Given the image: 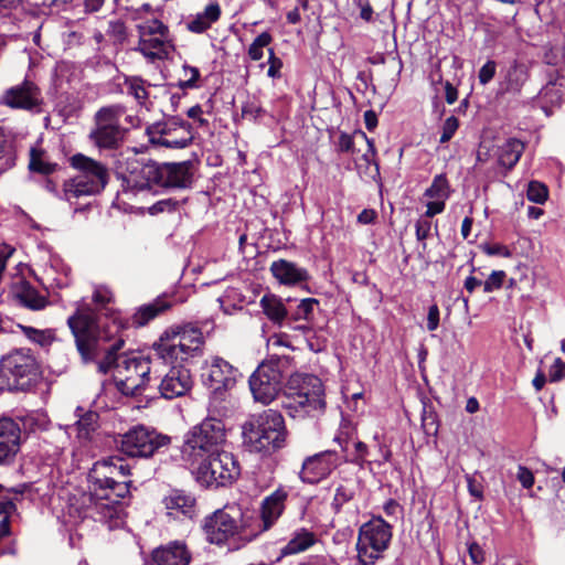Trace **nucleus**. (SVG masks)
Masks as SVG:
<instances>
[{
  "label": "nucleus",
  "mask_w": 565,
  "mask_h": 565,
  "mask_svg": "<svg viewBox=\"0 0 565 565\" xmlns=\"http://www.w3.org/2000/svg\"><path fill=\"white\" fill-rule=\"evenodd\" d=\"M71 162L78 173L64 183V195L67 201L99 193L105 188L108 173L102 163L82 153L73 156Z\"/></svg>",
  "instance_id": "9d476101"
},
{
  "label": "nucleus",
  "mask_w": 565,
  "mask_h": 565,
  "mask_svg": "<svg viewBox=\"0 0 565 565\" xmlns=\"http://www.w3.org/2000/svg\"><path fill=\"white\" fill-rule=\"evenodd\" d=\"M115 42L122 43L126 40V25L121 20H110L106 31Z\"/></svg>",
  "instance_id": "3c124183"
},
{
  "label": "nucleus",
  "mask_w": 565,
  "mask_h": 565,
  "mask_svg": "<svg viewBox=\"0 0 565 565\" xmlns=\"http://www.w3.org/2000/svg\"><path fill=\"white\" fill-rule=\"evenodd\" d=\"M451 195V186L445 173L434 177L431 184L425 190L424 198L446 202Z\"/></svg>",
  "instance_id": "e433bc0d"
},
{
  "label": "nucleus",
  "mask_w": 565,
  "mask_h": 565,
  "mask_svg": "<svg viewBox=\"0 0 565 565\" xmlns=\"http://www.w3.org/2000/svg\"><path fill=\"white\" fill-rule=\"evenodd\" d=\"M158 186L164 189H186L193 182L191 161L157 163Z\"/></svg>",
  "instance_id": "6ab92c4d"
},
{
  "label": "nucleus",
  "mask_w": 565,
  "mask_h": 565,
  "mask_svg": "<svg viewBox=\"0 0 565 565\" xmlns=\"http://www.w3.org/2000/svg\"><path fill=\"white\" fill-rule=\"evenodd\" d=\"M170 370L161 379L158 390L160 396L172 399L185 395L193 385L192 375L189 369L181 363L171 364Z\"/></svg>",
  "instance_id": "412c9836"
},
{
  "label": "nucleus",
  "mask_w": 565,
  "mask_h": 565,
  "mask_svg": "<svg viewBox=\"0 0 565 565\" xmlns=\"http://www.w3.org/2000/svg\"><path fill=\"white\" fill-rule=\"evenodd\" d=\"M516 479L525 489H530L534 484V476L532 471L524 466H519Z\"/></svg>",
  "instance_id": "0e129e2a"
},
{
  "label": "nucleus",
  "mask_w": 565,
  "mask_h": 565,
  "mask_svg": "<svg viewBox=\"0 0 565 565\" xmlns=\"http://www.w3.org/2000/svg\"><path fill=\"white\" fill-rule=\"evenodd\" d=\"M433 223L427 217H419L415 224V234L418 242H423V247L426 248L425 239L429 236Z\"/></svg>",
  "instance_id": "5fc2aeb1"
},
{
  "label": "nucleus",
  "mask_w": 565,
  "mask_h": 565,
  "mask_svg": "<svg viewBox=\"0 0 565 565\" xmlns=\"http://www.w3.org/2000/svg\"><path fill=\"white\" fill-rule=\"evenodd\" d=\"M287 436L285 419L274 409L252 416L243 426L244 443L255 452L271 454L284 448Z\"/></svg>",
  "instance_id": "20e7f679"
},
{
  "label": "nucleus",
  "mask_w": 565,
  "mask_h": 565,
  "mask_svg": "<svg viewBox=\"0 0 565 565\" xmlns=\"http://www.w3.org/2000/svg\"><path fill=\"white\" fill-rule=\"evenodd\" d=\"M355 428L350 422L342 420L339 433L334 437V440L340 445L343 451L348 450L349 441L354 440Z\"/></svg>",
  "instance_id": "8fccbe9b"
},
{
  "label": "nucleus",
  "mask_w": 565,
  "mask_h": 565,
  "mask_svg": "<svg viewBox=\"0 0 565 565\" xmlns=\"http://www.w3.org/2000/svg\"><path fill=\"white\" fill-rule=\"evenodd\" d=\"M269 56H268V71L267 75L271 78H280L281 77V68H282V61L281 58L277 57L275 55V52L273 49L268 50Z\"/></svg>",
  "instance_id": "bf43d9fd"
},
{
  "label": "nucleus",
  "mask_w": 565,
  "mask_h": 565,
  "mask_svg": "<svg viewBox=\"0 0 565 565\" xmlns=\"http://www.w3.org/2000/svg\"><path fill=\"white\" fill-rule=\"evenodd\" d=\"M77 417L76 423L68 428L76 433L78 441L86 446L88 443L94 440L96 430L98 428V414L94 411H84L82 407H77L75 411Z\"/></svg>",
  "instance_id": "cd10ccee"
},
{
  "label": "nucleus",
  "mask_w": 565,
  "mask_h": 565,
  "mask_svg": "<svg viewBox=\"0 0 565 565\" xmlns=\"http://www.w3.org/2000/svg\"><path fill=\"white\" fill-rule=\"evenodd\" d=\"M63 266L58 259H53L50 267L44 269L43 284L49 287L64 288L68 286L67 273L57 274V267Z\"/></svg>",
  "instance_id": "a19ab883"
},
{
  "label": "nucleus",
  "mask_w": 565,
  "mask_h": 565,
  "mask_svg": "<svg viewBox=\"0 0 565 565\" xmlns=\"http://www.w3.org/2000/svg\"><path fill=\"white\" fill-rule=\"evenodd\" d=\"M287 499V492L282 489H278L270 495L264 499L262 503V530H268L281 515L285 509V501Z\"/></svg>",
  "instance_id": "c756f323"
},
{
  "label": "nucleus",
  "mask_w": 565,
  "mask_h": 565,
  "mask_svg": "<svg viewBox=\"0 0 565 565\" xmlns=\"http://www.w3.org/2000/svg\"><path fill=\"white\" fill-rule=\"evenodd\" d=\"M170 47L167 38H140L134 50L141 53L149 62H154L167 58Z\"/></svg>",
  "instance_id": "2f4dec72"
},
{
  "label": "nucleus",
  "mask_w": 565,
  "mask_h": 565,
  "mask_svg": "<svg viewBox=\"0 0 565 565\" xmlns=\"http://www.w3.org/2000/svg\"><path fill=\"white\" fill-rule=\"evenodd\" d=\"M369 455L367 445L363 441L355 440L354 441V457L352 461L359 465H362Z\"/></svg>",
  "instance_id": "338daca9"
},
{
  "label": "nucleus",
  "mask_w": 565,
  "mask_h": 565,
  "mask_svg": "<svg viewBox=\"0 0 565 565\" xmlns=\"http://www.w3.org/2000/svg\"><path fill=\"white\" fill-rule=\"evenodd\" d=\"M56 167V163H52L46 159V154L43 150L31 148L29 162V168L31 171L42 174H50L55 171Z\"/></svg>",
  "instance_id": "ea45409f"
},
{
  "label": "nucleus",
  "mask_w": 565,
  "mask_h": 565,
  "mask_svg": "<svg viewBox=\"0 0 565 565\" xmlns=\"http://www.w3.org/2000/svg\"><path fill=\"white\" fill-rule=\"evenodd\" d=\"M15 164V153L12 146L4 139L0 128V174Z\"/></svg>",
  "instance_id": "c03bdc74"
},
{
  "label": "nucleus",
  "mask_w": 565,
  "mask_h": 565,
  "mask_svg": "<svg viewBox=\"0 0 565 565\" xmlns=\"http://www.w3.org/2000/svg\"><path fill=\"white\" fill-rule=\"evenodd\" d=\"M38 375L39 365L30 350H14L0 360V391H25Z\"/></svg>",
  "instance_id": "1a4fd4ad"
},
{
  "label": "nucleus",
  "mask_w": 565,
  "mask_h": 565,
  "mask_svg": "<svg viewBox=\"0 0 565 565\" xmlns=\"http://www.w3.org/2000/svg\"><path fill=\"white\" fill-rule=\"evenodd\" d=\"M125 114V107L118 104L104 106L94 116V128L88 138L99 150L117 149L124 140L125 129L120 125V118Z\"/></svg>",
  "instance_id": "f8f14e48"
},
{
  "label": "nucleus",
  "mask_w": 565,
  "mask_h": 565,
  "mask_svg": "<svg viewBox=\"0 0 565 565\" xmlns=\"http://www.w3.org/2000/svg\"><path fill=\"white\" fill-rule=\"evenodd\" d=\"M204 337L193 323L171 326L152 344L156 356L166 364L182 363L202 354Z\"/></svg>",
  "instance_id": "7ed1b4c3"
},
{
  "label": "nucleus",
  "mask_w": 565,
  "mask_h": 565,
  "mask_svg": "<svg viewBox=\"0 0 565 565\" xmlns=\"http://www.w3.org/2000/svg\"><path fill=\"white\" fill-rule=\"evenodd\" d=\"M147 135L152 145L171 149H183L194 138L191 124L177 116L150 125Z\"/></svg>",
  "instance_id": "ddd939ff"
},
{
  "label": "nucleus",
  "mask_w": 565,
  "mask_h": 565,
  "mask_svg": "<svg viewBox=\"0 0 565 565\" xmlns=\"http://www.w3.org/2000/svg\"><path fill=\"white\" fill-rule=\"evenodd\" d=\"M237 373V369L218 356L205 363L201 377L203 384L212 392L211 407H216L215 403L222 401L224 393L235 385Z\"/></svg>",
  "instance_id": "dca6fc26"
},
{
  "label": "nucleus",
  "mask_w": 565,
  "mask_h": 565,
  "mask_svg": "<svg viewBox=\"0 0 565 565\" xmlns=\"http://www.w3.org/2000/svg\"><path fill=\"white\" fill-rule=\"evenodd\" d=\"M0 103L11 108L34 109L40 106V90L38 86L29 81L13 86L4 92Z\"/></svg>",
  "instance_id": "4be33fe9"
},
{
  "label": "nucleus",
  "mask_w": 565,
  "mask_h": 565,
  "mask_svg": "<svg viewBox=\"0 0 565 565\" xmlns=\"http://www.w3.org/2000/svg\"><path fill=\"white\" fill-rule=\"evenodd\" d=\"M186 202V199L177 200L173 198L169 199H162L153 203L151 206L148 207V213L150 215H158L160 213H171L175 212L180 209L182 204Z\"/></svg>",
  "instance_id": "a18cd8bd"
},
{
  "label": "nucleus",
  "mask_w": 565,
  "mask_h": 565,
  "mask_svg": "<svg viewBox=\"0 0 565 565\" xmlns=\"http://www.w3.org/2000/svg\"><path fill=\"white\" fill-rule=\"evenodd\" d=\"M353 497H354V490L352 488L340 484L339 487H337L335 492H334V497H333V500L331 503L332 509L335 512H340L342 507L345 503H348L349 501H351L353 499Z\"/></svg>",
  "instance_id": "09e8293b"
},
{
  "label": "nucleus",
  "mask_w": 565,
  "mask_h": 565,
  "mask_svg": "<svg viewBox=\"0 0 565 565\" xmlns=\"http://www.w3.org/2000/svg\"><path fill=\"white\" fill-rule=\"evenodd\" d=\"M426 211L422 217H427V220H430L437 214H440L445 211L446 202H443L441 200H429L426 204Z\"/></svg>",
  "instance_id": "e2e57ef3"
},
{
  "label": "nucleus",
  "mask_w": 565,
  "mask_h": 565,
  "mask_svg": "<svg viewBox=\"0 0 565 565\" xmlns=\"http://www.w3.org/2000/svg\"><path fill=\"white\" fill-rule=\"evenodd\" d=\"M482 250L489 256L511 257V250L502 244H484Z\"/></svg>",
  "instance_id": "680f3d73"
},
{
  "label": "nucleus",
  "mask_w": 565,
  "mask_h": 565,
  "mask_svg": "<svg viewBox=\"0 0 565 565\" xmlns=\"http://www.w3.org/2000/svg\"><path fill=\"white\" fill-rule=\"evenodd\" d=\"M318 305V301L313 298H307L301 300V302L297 307V317L300 319H309L311 316L315 306Z\"/></svg>",
  "instance_id": "052dcab7"
},
{
  "label": "nucleus",
  "mask_w": 565,
  "mask_h": 565,
  "mask_svg": "<svg viewBox=\"0 0 565 565\" xmlns=\"http://www.w3.org/2000/svg\"><path fill=\"white\" fill-rule=\"evenodd\" d=\"M239 511L234 508L217 510L207 516L203 524L206 540L212 544H224L236 535L242 536L239 532Z\"/></svg>",
  "instance_id": "f3484780"
},
{
  "label": "nucleus",
  "mask_w": 565,
  "mask_h": 565,
  "mask_svg": "<svg viewBox=\"0 0 565 565\" xmlns=\"http://www.w3.org/2000/svg\"><path fill=\"white\" fill-rule=\"evenodd\" d=\"M128 476L129 466L121 457L114 456L96 461L88 480L97 499L117 503L129 493Z\"/></svg>",
  "instance_id": "423d86ee"
},
{
  "label": "nucleus",
  "mask_w": 565,
  "mask_h": 565,
  "mask_svg": "<svg viewBox=\"0 0 565 565\" xmlns=\"http://www.w3.org/2000/svg\"><path fill=\"white\" fill-rule=\"evenodd\" d=\"M540 99L552 104H559L562 99L561 90L554 85L548 84L540 92Z\"/></svg>",
  "instance_id": "13d9d810"
},
{
  "label": "nucleus",
  "mask_w": 565,
  "mask_h": 565,
  "mask_svg": "<svg viewBox=\"0 0 565 565\" xmlns=\"http://www.w3.org/2000/svg\"><path fill=\"white\" fill-rule=\"evenodd\" d=\"M270 271L273 276L284 285H296L307 281L309 278L308 271L305 268L286 259L273 262Z\"/></svg>",
  "instance_id": "c85d7f7f"
},
{
  "label": "nucleus",
  "mask_w": 565,
  "mask_h": 565,
  "mask_svg": "<svg viewBox=\"0 0 565 565\" xmlns=\"http://www.w3.org/2000/svg\"><path fill=\"white\" fill-rule=\"evenodd\" d=\"M21 428L11 418L0 419V465L11 461L20 449Z\"/></svg>",
  "instance_id": "b1692460"
},
{
  "label": "nucleus",
  "mask_w": 565,
  "mask_h": 565,
  "mask_svg": "<svg viewBox=\"0 0 565 565\" xmlns=\"http://www.w3.org/2000/svg\"><path fill=\"white\" fill-rule=\"evenodd\" d=\"M190 561L191 554L185 544L178 541L157 547L152 552L153 565H189Z\"/></svg>",
  "instance_id": "a878e982"
},
{
  "label": "nucleus",
  "mask_w": 565,
  "mask_h": 565,
  "mask_svg": "<svg viewBox=\"0 0 565 565\" xmlns=\"http://www.w3.org/2000/svg\"><path fill=\"white\" fill-rule=\"evenodd\" d=\"M12 294L21 305L32 310H40L46 306L45 297L22 278L13 284Z\"/></svg>",
  "instance_id": "7c9ffc66"
},
{
  "label": "nucleus",
  "mask_w": 565,
  "mask_h": 565,
  "mask_svg": "<svg viewBox=\"0 0 565 565\" xmlns=\"http://www.w3.org/2000/svg\"><path fill=\"white\" fill-rule=\"evenodd\" d=\"M221 15V9L217 3L209 4L205 10L198 13L193 20L188 23V29L194 33H203L211 25L218 20Z\"/></svg>",
  "instance_id": "f704fd0d"
},
{
  "label": "nucleus",
  "mask_w": 565,
  "mask_h": 565,
  "mask_svg": "<svg viewBox=\"0 0 565 565\" xmlns=\"http://www.w3.org/2000/svg\"><path fill=\"white\" fill-rule=\"evenodd\" d=\"M168 515L174 519H193L196 513L195 498L183 490H171L162 500Z\"/></svg>",
  "instance_id": "393cba45"
},
{
  "label": "nucleus",
  "mask_w": 565,
  "mask_h": 565,
  "mask_svg": "<svg viewBox=\"0 0 565 565\" xmlns=\"http://www.w3.org/2000/svg\"><path fill=\"white\" fill-rule=\"evenodd\" d=\"M530 77L529 66L518 60L511 61L500 71L498 95L521 93Z\"/></svg>",
  "instance_id": "5701e85b"
},
{
  "label": "nucleus",
  "mask_w": 565,
  "mask_h": 565,
  "mask_svg": "<svg viewBox=\"0 0 565 565\" xmlns=\"http://www.w3.org/2000/svg\"><path fill=\"white\" fill-rule=\"evenodd\" d=\"M26 484H20L12 488H4L0 484V515L10 518L17 512L15 500L26 490Z\"/></svg>",
  "instance_id": "c9c22d12"
},
{
  "label": "nucleus",
  "mask_w": 565,
  "mask_h": 565,
  "mask_svg": "<svg viewBox=\"0 0 565 565\" xmlns=\"http://www.w3.org/2000/svg\"><path fill=\"white\" fill-rule=\"evenodd\" d=\"M280 363V359L262 363L249 376L248 384L255 402L268 405L280 393L285 379Z\"/></svg>",
  "instance_id": "4468645a"
},
{
  "label": "nucleus",
  "mask_w": 565,
  "mask_h": 565,
  "mask_svg": "<svg viewBox=\"0 0 565 565\" xmlns=\"http://www.w3.org/2000/svg\"><path fill=\"white\" fill-rule=\"evenodd\" d=\"M527 200L536 204H543L548 196L546 185L539 181H531L526 191Z\"/></svg>",
  "instance_id": "de8ad7c7"
},
{
  "label": "nucleus",
  "mask_w": 565,
  "mask_h": 565,
  "mask_svg": "<svg viewBox=\"0 0 565 565\" xmlns=\"http://www.w3.org/2000/svg\"><path fill=\"white\" fill-rule=\"evenodd\" d=\"M392 526L383 518L375 516L359 529L356 552L361 565H374L383 558L392 540Z\"/></svg>",
  "instance_id": "9b49d317"
},
{
  "label": "nucleus",
  "mask_w": 565,
  "mask_h": 565,
  "mask_svg": "<svg viewBox=\"0 0 565 565\" xmlns=\"http://www.w3.org/2000/svg\"><path fill=\"white\" fill-rule=\"evenodd\" d=\"M170 438L152 428L137 425L120 437V450L129 457L148 458L161 447L169 444Z\"/></svg>",
  "instance_id": "2eb2a0df"
},
{
  "label": "nucleus",
  "mask_w": 565,
  "mask_h": 565,
  "mask_svg": "<svg viewBox=\"0 0 565 565\" xmlns=\"http://www.w3.org/2000/svg\"><path fill=\"white\" fill-rule=\"evenodd\" d=\"M183 73H184V76L188 78L180 82V87L183 89L196 87V81L200 77L199 68H196L194 66H190L188 64H184Z\"/></svg>",
  "instance_id": "6e6d98bb"
},
{
  "label": "nucleus",
  "mask_w": 565,
  "mask_h": 565,
  "mask_svg": "<svg viewBox=\"0 0 565 565\" xmlns=\"http://www.w3.org/2000/svg\"><path fill=\"white\" fill-rule=\"evenodd\" d=\"M524 151V143L515 138H510L498 149L499 164L511 170L520 160Z\"/></svg>",
  "instance_id": "72a5a7b5"
},
{
  "label": "nucleus",
  "mask_w": 565,
  "mask_h": 565,
  "mask_svg": "<svg viewBox=\"0 0 565 565\" xmlns=\"http://www.w3.org/2000/svg\"><path fill=\"white\" fill-rule=\"evenodd\" d=\"M260 307L273 322L280 323L286 318L287 310L282 301L274 295H265L260 299Z\"/></svg>",
  "instance_id": "58836bf2"
},
{
  "label": "nucleus",
  "mask_w": 565,
  "mask_h": 565,
  "mask_svg": "<svg viewBox=\"0 0 565 565\" xmlns=\"http://www.w3.org/2000/svg\"><path fill=\"white\" fill-rule=\"evenodd\" d=\"M111 300L113 292L109 288L97 286L93 292V301L98 312L78 306L76 312L67 319L84 363L95 361L105 352V359L98 363L102 372H106L116 360L115 351L125 345L122 332L128 327V320L121 312L109 307Z\"/></svg>",
  "instance_id": "f257e3e1"
},
{
  "label": "nucleus",
  "mask_w": 565,
  "mask_h": 565,
  "mask_svg": "<svg viewBox=\"0 0 565 565\" xmlns=\"http://www.w3.org/2000/svg\"><path fill=\"white\" fill-rule=\"evenodd\" d=\"M318 541V536L315 532L306 527H298L291 532L288 542L280 547L277 561H280L286 556L306 552L317 544Z\"/></svg>",
  "instance_id": "bb28decb"
},
{
  "label": "nucleus",
  "mask_w": 565,
  "mask_h": 565,
  "mask_svg": "<svg viewBox=\"0 0 565 565\" xmlns=\"http://www.w3.org/2000/svg\"><path fill=\"white\" fill-rule=\"evenodd\" d=\"M218 302L225 315H234L243 309L245 296L237 288L230 287L218 298Z\"/></svg>",
  "instance_id": "4c0bfd02"
},
{
  "label": "nucleus",
  "mask_w": 565,
  "mask_h": 565,
  "mask_svg": "<svg viewBox=\"0 0 565 565\" xmlns=\"http://www.w3.org/2000/svg\"><path fill=\"white\" fill-rule=\"evenodd\" d=\"M140 38H168V28L159 20L153 19L142 24H138Z\"/></svg>",
  "instance_id": "37998d69"
},
{
  "label": "nucleus",
  "mask_w": 565,
  "mask_h": 565,
  "mask_svg": "<svg viewBox=\"0 0 565 565\" xmlns=\"http://www.w3.org/2000/svg\"><path fill=\"white\" fill-rule=\"evenodd\" d=\"M439 308L436 303L431 305L428 308V315H427V330L428 331H435L439 327Z\"/></svg>",
  "instance_id": "69168bd1"
},
{
  "label": "nucleus",
  "mask_w": 565,
  "mask_h": 565,
  "mask_svg": "<svg viewBox=\"0 0 565 565\" xmlns=\"http://www.w3.org/2000/svg\"><path fill=\"white\" fill-rule=\"evenodd\" d=\"M115 351L116 360L106 372H102L98 363L105 359V352H102L94 361L97 371L102 374L114 370V381L120 393L127 396H138L143 393L151 380V360L140 353L118 354ZM89 361L88 363H90Z\"/></svg>",
  "instance_id": "39448f33"
},
{
  "label": "nucleus",
  "mask_w": 565,
  "mask_h": 565,
  "mask_svg": "<svg viewBox=\"0 0 565 565\" xmlns=\"http://www.w3.org/2000/svg\"><path fill=\"white\" fill-rule=\"evenodd\" d=\"M209 413L206 418L184 435L182 455L191 463L222 450L226 441L225 425L221 418L213 415L220 412L216 407L210 406Z\"/></svg>",
  "instance_id": "0eeeda50"
},
{
  "label": "nucleus",
  "mask_w": 565,
  "mask_h": 565,
  "mask_svg": "<svg viewBox=\"0 0 565 565\" xmlns=\"http://www.w3.org/2000/svg\"><path fill=\"white\" fill-rule=\"evenodd\" d=\"M273 41V36L269 32L260 33L249 45L248 56L253 61H259L264 56V47L268 46Z\"/></svg>",
  "instance_id": "49530a36"
},
{
  "label": "nucleus",
  "mask_w": 565,
  "mask_h": 565,
  "mask_svg": "<svg viewBox=\"0 0 565 565\" xmlns=\"http://www.w3.org/2000/svg\"><path fill=\"white\" fill-rule=\"evenodd\" d=\"M196 481L206 488L231 486L241 475L237 459L224 449L191 463Z\"/></svg>",
  "instance_id": "6e6552de"
},
{
  "label": "nucleus",
  "mask_w": 565,
  "mask_h": 565,
  "mask_svg": "<svg viewBox=\"0 0 565 565\" xmlns=\"http://www.w3.org/2000/svg\"><path fill=\"white\" fill-rule=\"evenodd\" d=\"M282 407L294 419L320 417L326 411L321 380L310 374L291 375L287 383Z\"/></svg>",
  "instance_id": "f03ea898"
},
{
  "label": "nucleus",
  "mask_w": 565,
  "mask_h": 565,
  "mask_svg": "<svg viewBox=\"0 0 565 565\" xmlns=\"http://www.w3.org/2000/svg\"><path fill=\"white\" fill-rule=\"evenodd\" d=\"M459 121L455 116L448 117L443 125V131L439 140L440 143L448 142L457 131Z\"/></svg>",
  "instance_id": "4d7b16f0"
},
{
  "label": "nucleus",
  "mask_w": 565,
  "mask_h": 565,
  "mask_svg": "<svg viewBox=\"0 0 565 565\" xmlns=\"http://www.w3.org/2000/svg\"><path fill=\"white\" fill-rule=\"evenodd\" d=\"M23 334L33 343L42 348L49 347L54 341V331L51 329H35L33 327H21Z\"/></svg>",
  "instance_id": "79ce46f5"
},
{
  "label": "nucleus",
  "mask_w": 565,
  "mask_h": 565,
  "mask_svg": "<svg viewBox=\"0 0 565 565\" xmlns=\"http://www.w3.org/2000/svg\"><path fill=\"white\" fill-rule=\"evenodd\" d=\"M299 565H337V563L329 555H311Z\"/></svg>",
  "instance_id": "774afa93"
},
{
  "label": "nucleus",
  "mask_w": 565,
  "mask_h": 565,
  "mask_svg": "<svg viewBox=\"0 0 565 565\" xmlns=\"http://www.w3.org/2000/svg\"><path fill=\"white\" fill-rule=\"evenodd\" d=\"M497 73V63L493 60H488L479 70L478 79L483 86L488 85Z\"/></svg>",
  "instance_id": "603ef678"
},
{
  "label": "nucleus",
  "mask_w": 565,
  "mask_h": 565,
  "mask_svg": "<svg viewBox=\"0 0 565 565\" xmlns=\"http://www.w3.org/2000/svg\"><path fill=\"white\" fill-rule=\"evenodd\" d=\"M173 303L168 296H160L154 301L140 307L134 316V322L138 326H145L163 311L170 309Z\"/></svg>",
  "instance_id": "473e14b6"
},
{
  "label": "nucleus",
  "mask_w": 565,
  "mask_h": 565,
  "mask_svg": "<svg viewBox=\"0 0 565 565\" xmlns=\"http://www.w3.org/2000/svg\"><path fill=\"white\" fill-rule=\"evenodd\" d=\"M124 192L136 193L158 186L157 162H142L136 158L127 161L126 169L119 172Z\"/></svg>",
  "instance_id": "a211bd4d"
},
{
  "label": "nucleus",
  "mask_w": 565,
  "mask_h": 565,
  "mask_svg": "<svg viewBox=\"0 0 565 565\" xmlns=\"http://www.w3.org/2000/svg\"><path fill=\"white\" fill-rule=\"evenodd\" d=\"M339 458L335 451H321L303 461L299 477L306 483H318L327 478L337 468Z\"/></svg>",
  "instance_id": "aec40b11"
},
{
  "label": "nucleus",
  "mask_w": 565,
  "mask_h": 565,
  "mask_svg": "<svg viewBox=\"0 0 565 565\" xmlns=\"http://www.w3.org/2000/svg\"><path fill=\"white\" fill-rule=\"evenodd\" d=\"M505 278V273L503 270H493L487 280L483 282V291L492 292L502 287L503 280Z\"/></svg>",
  "instance_id": "864d4df0"
}]
</instances>
